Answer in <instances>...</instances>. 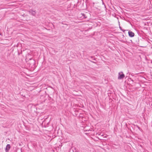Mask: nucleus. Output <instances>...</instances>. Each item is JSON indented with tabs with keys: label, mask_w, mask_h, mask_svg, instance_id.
Here are the masks:
<instances>
[{
	"label": "nucleus",
	"mask_w": 152,
	"mask_h": 152,
	"mask_svg": "<svg viewBox=\"0 0 152 152\" xmlns=\"http://www.w3.org/2000/svg\"><path fill=\"white\" fill-rule=\"evenodd\" d=\"M125 77V75L122 72H120L118 73V79L119 80L122 79Z\"/></svg>",
	"instance_id": "obj_1"
},
{
	"label": "nucleus",
	"mask_w": 152,
	"mask_h": 152,
	"mask_svg": "<svg viewBox=\"0 0 152 152\" xmlns=\"http://www.w3.org/2000/svg\"><path fill=\"white\" fill-rule=\"evenodd\" d=\"M10 148V144H7L5 149L6 152H8Z\"/></svg>",
	"instance_id": "obj_2"
},
{
	"label": "nucleus",
	"mask_w": 152,
	"mask_h": 152,
	"mask_svg": "<svg viewBox=\"0 0 152 152\" xmlns=\"http://www.w3.org/2000/svg\"><path fill=\"white\" fill-rule=\"evenodd\" d=\"M128 34L129 36L131 37H132L134 36V33L131 31H129Z\"/></svg>",
	"instance_id": "obj_3"
},
{
	"label": "nucleus",
	"mask_w": 152,
	"mask_h": 152,
	"mask_svg": "<svg viewBox=\"0 0 152 152\" xmlns=\"http://www.w3.org/2000/svg\"><path fill=\"white\" fill-rule=\"evenodd\" d=\"M29 12L32 15H34L36 14V12L35 11H34L32 10H30L29 11Z\"/></svg>",
	"instance_id": "obj_4"
},
{
	"label": "nucleus",
	"mask_w": 152,
	"mask_h": 152,
	"mask_svg": "<svg viewBox=\"0 0 152 152\" xmlns=\"http://www.w3.org/2000/svg\"><path fill=\"white\" fill-rule=\"evenodd\" d=\"M120 29H121V27H120Z\"/></svg>",
	"instance_id": "obj_5"
}]
</instances>
